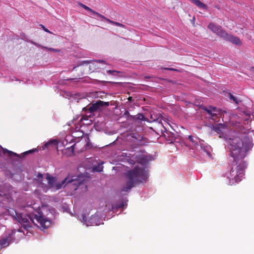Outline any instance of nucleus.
I'll return each mask as SVG.
<instances>
[{
  "instance_id": "f257e3e1",
  "label": "nucleus",
  "mask_w": 254,
  "mask_h": 254,
  "mask_svg": "<svg viewBox=\"0 0 254 254\" xmlns=\"http://www.w3.org/2000/svg\"><path fill=\"white\" fill-rule=\"evenodd\" d=\"M228 143L233 162L230 171L227 174V177L229 180V184L232 186L240 182L244 177L246 165L243 158L253 145L249 137L246 136L242 139L238 136L230 138Z\"/></svg>"
},
{
  "instance_id": "f03ea898",
  "label": "nucleus",
  "mask_w": 254,
  "mask_h": 254,
  "mask_svg": "<svg viewBox=\"0 0 254 254\" xmlns=\"http://www.w3.org/2000/svg\"><path fill=\"white\" fill-rule=\"evenodd\" d=\"M127 182L122 188V191H127L131 190L135 184L145 182L148 178L146 170L142 167H135L126 173Z\"/></svg>"
},
{
  "instance_id": "7ed1b4c3",
  "label": "nucleus",
  "mask_w": 254,
  "mask_h": 254,
  "mask_svg": "<svg viewBox=\"0 0 254 254\" xmlns=\"http://www.w3.org/2000/svg\"><path fill=\"white\" fill-rule=\"evenodd\" d=\"M38 213V215L33 214L25 215L16 213L15 218L26 230L31 228V223H34V219L40 224L41 228L43 229L48 228L51 224V221L45 218L39 211Z\"/></svg>"
},
{
  "instance_id": "20e7f679",
  "label": "nucleus",
  "mask_w": 254,
  "mask_h": 254,
  "mask_svg": "<svg viewBox=\"0 0 254 254\" xmlns=\"http://www.w3.org/2000/svg\"><path fill=\"white\" fill-rule=\"evenodd\" d=\"M87 181V178L84 175H81L77 177H69L68 176L64 180H63L61 183H58L56 184V188L57 190L61 189L63 187H64L67 184L75 186L74 190H76L77 187L80 185L84 184Z\"/></svg>"
},
{
  "instance_id": "39448f33",
  "label": "nucleus",
  "mask_w": 254,
  "mask_h": 254,
  "mask_svg": "<svg viewBox=\"0 0 254 254\" xmlns=\"http://www.w3.org/2000/svg\"><path fill=\"white\" fill-rule=\"evenodd\" d=\"M208 28L223 39L225 36L227 35V32L222 29L221 26L214 23H210L208 26Z\"/></svg>"
},
{
  "instance_id": "423d86ee",
  "label": "nucleus",
  "mask_w": 254,
  "mask_h": 254,
  "mask_svg": "<svg viewBox=\"0 0 254 254\" xmlns=\"http://www.w3.org/2000/svg\"><path fill=\"white\" fill-rule=\"evenodd\" d=\"M109 105V103L108 102H104L101 100H99L97 101L96 103L92 104L90 106H89L88 109L87 108H85L86 110H88L89 112L92 113L95 111H96L100 109L102 107H107Z\"/></svg>"
},
{
  "instance_id": "0eeeda50",
  "label": "nucleus",
  "mask_w": 254,
  "mask_h": 254,
  "mask_svg": "<svg viewBox=\"0 0 254 254\" xmlns=\"http://www.w3.org/2000/svg\"><path fill=\"white\" fill-rule=\"evenodd\" d=\"M161 125L162 126V127L164 128V130L161 129V131L163 132H166V134H164V136L165 138L170 141V143H173L176 139V137L175 136V134L171 132H167V126L169 125L168 123L167 122H165V124L161 123Z\"/></svg>"
},
{
  "instance_id": "6e6552de",
  "label": "nucleus",
  "mask_w": 254,
  "mask_h": 254,
  "mask_svg": "<svg viewBox=\"0 0 254 254\" xmlns=\"http://www.w3.org/2000/svg\"><path fill=\"white\" fill-rule=\"evenodd\" d=\"M81 217L82 218V221L87 226L98 225L97 221V220H98V217L97 216H92L88 220H87L84 214H82Z\"/></svg>"
},
{
  "instance_id": "1a4fd4ad",
  "label": "nucleus",
  "mask_w": 254,
  "mask_h": 254,
  "mask_svg": "<svg viewBox=\"0 0 254 254\" xmlns=\"http://www.w3.org/2000/svg\"><path fill=\"white\" fill-rule=\"evenodd\" d=\"M223 39L237 45H241L242 44L240 39L238 37L229 34L228 33H227V35L223 38Z\"/></svg>"
},
{
  "instance_id": "9d476101",
  "label": "nucleus",
  "mask_w": 254,
  "mask_h": 254,
  "mask_svg": "<svg viewBox=\"0 0 254 254\" xmlns=\"http://www.w3.org/2000/svg\"><path fill=\"white\" fill-rule=\"evenodd\" d=\"M136 161L139 164L142 165H145L148 162V159L147 156L145 155L140 154L139 153H136L134 154Z\"/></svg>"
},
{
  "instance_id": "9b49d317",
  "label": "nucleus",
  "mask_w": 254,
  "mask_h": 254,
  "mask_svg": "<svg viewBox=\"0 0 254 254\" xmlns=\"http://www.w3.org/2000/svg\"><path fill=\"white\" fill-rule=\"evenodd\" d=\"M191 2L200 8L206 9L207 8V5L199 0H191Z\"/></svg>"
},
{
  "instance_id": "f8f14e48",
  "label": "nucleus",
  "mask_w": 254,
  "mask_h": 254,
  "mask_svg": "<svg viewBox=\"0 0 254 254\" xmlns=\"http://www.w3.org/2000/svg\"><path fill=\"white\" fill-rule=\"evenodd\" d=\"M47 179L48 180V184L51 187L55 186V183L56 182V178L53 176H51L49 174L47 175Z\"/></svg>"
},
{
  "instance_id": "ddd939ff",
  "label": "nucleus",
  "mask_w": 254,
  "mask_h": 254,
  "mask_svg": "<svg viewBox=\"0 0 254 254\" xmlns=\"http://www.w3.org/2000/svg\"><path fill=\"white\" fill-rule=\"evenodd\" d=\"M10 236L3 238L0 240V245L3 247L7 246L9 245L8 240Z\"/></svg>"
},
{
  "instance_id": "4468645a",
  "label": "nucleus",
  "mask_w": 254,
  "mask_h": 254,
  "mask_svg": "<svg viewBox=\"0 0 254 254\" xmlns=\"http://www.w3.org/2000/svg\"><path fill=\"white\" fill-rule=\"evenodd\" d=\"M104 62H105L104 61L100 60L94 61V63H92V65H90V66H89L90 70H93L94 69L98 68V66L96 67V66L95 65V63H104Z\"/></svg>"
},
{
  "instance_id": "2eb2a0df",
  "label": "nucleus",
  "mask_w": 254,
  "mask_h": 254,
  "mask_svg": "<svg viewBox=\"0 0 254 254\" xmlns=\"http://www.w3.org/2000/svg\"><path fill=\"white\" fill-rule=\"evenodd\" d=\"M107 22L110 24L115 25L120 27L125 28V25L118 22L114 21L113 20H111V19L110 20H107Z\"/></svg>"
},
{
  "instance_id": "dca6fc26",
  "label": "nucleus",
  "mask_w": 254,
  "mask_h": 254,
  "mask_svg": "<svg viewBox=\"0 0 254 254\" xmlns=\"http://www.w3.org/2000/svg\"><path fill=\"white\" fill-rule=\"evenodd\" d=\"M125 204L124 202L122 201L119 203L113 205V208L114 209H119L121 208H123L124 207Z\"/></svg>"
},
{
  "instance_id": "f3484780",
  "label": "nucleus",
  "mask_w": 254,
  "mask_h": 254,
  "mask_svg": "<svg viewBox=\"0 0 254 254\" xmlns=\"http://www.w3.org/2000/svg\"><path fill=\"white\" fill-rule=\"evenodd\" d=\"M229 98L231 100H233L236 104H238L240 101L231 93L229 94Z\"/></svg>"
},
{
  "instance_id": "a211bd4d",
  "label": "nucleus",
  "mask_w": 254,
  "mask_h": 254,
  "mask_svg": "<svg viewBox=\"0 0 254 254\" xmlns=\"http://www.w3.org/2000/svg\"><path fill=\"white\" fill-rule=\"evenodd\" d=\"M103 167L102 166L99 165L98 166H95L93 168V171L94 172H100L103 170Z\"/></svg>"
},
{
  "instance_id": "6ab92c4d",
  "label": "nucleus",
  "mask_w": 254,
  "mask_h": 254,
  "mask_svg": "<svg viewBox=\"0 0 254 254\" xmlns=\"http://www.w3.org/2000/svg\"><path fill=\"white\" fill-rule=\"evenodd\" d=\"M3 152L4 153H5L6 152L7 153L8 156L9 157H12V156L17 155V154L15 153H14L11 151H9L7 149L4 150Z\"/></svg>"
},
{
  "instance_id": "aec40b11",
  "label": "nucleus",
  "mask_w": 254,
  "mask_h": 254,
  "mask_svg": "<svg viewBox=\"0 0 254 254\" xmlns=\"http://www.w3.org/2000/svg\"><path fill=\"white\" fill-rule=\"evenodd\" d=\"M93 14H95V15H97V16H98L99 17H101L103 19H104L105 20H106L107 22V20H110V19L106 17L104 15L100 14L99 13H98V12H97L96 11L93 12Z\"/></svg>"
},
{
  "instance_id": "412c9836",
  "label": "nucleus",
  "mask_w": 254,
  "mask_h": 254,
  "mask_svg": "<svg viewBox=\"0 0 254 254\" xmlns=\"http://www.w3.org/2000/svg\"><path fill=\"white\" fill-rule=\"evenodd\" d=\"M79 5L82 7H83V8H84L85 9L87 10H88L90 12H91L93 14V12H95V11L93 10V9H92L91 8H90V7H89L88 6L80 3L79 4Z\"/></svg>"
},
{
  "instance_id": "4be33fe9",
  "label": "nucleus",
  "mask_w": 254,
  "mask_h": 254,
  "mask_svg": "<svg viewBox=\"0 0 254 254\" xmlns=\"http://www.w3.org/2000/svg\"><path fill=\"white\" fill-rule=\"evenodd\" d=\"M188 138L194 144V145H197V141L196 139L194 140L192 136L189 135Z\"/></svg>"
},
{
  "instance_id": "5701e85b",
  "label": "nucleus",
  "mask_w": 254,
  "mask_h": 254,
  "mask_svg": "<svg viewBox=\"0 0 254 254\" xmlns=\"http://www.w3.org/2000/svg\"><path fill=\"white\" fill-rule=\"evenodd\" d=\"M107 72L110 74L116 75L117 73H120L121 72L118 70H108L107 71Z\"/></svg>"
},
{
  "instance_id": "b1692460",
  "label": "nucleus",
  "mask_w": 254,
  "mask_h": 254,
  "mask_svg": "<svg viewBox=\"0 0 254 254\" xmlns=\"http://www.w3.org/2000/svg\"><path fill=\"white\" fill-rule=\"evenodd\" d=\"M137 119L138 120H141V121L145 120V117L142 114H137Z\"/></svg>"
},
{
  "instance_id": "393cba45",
  "label": "nucleus",
  "mask_w": 254,
  "mask_h": 254,
  "mask_svg": "<svg viewBox=\"0 0 254 254\" xmlns=\"http://www.w3.org/2000/svg\"><path fill=\"white\" fill-rule=\"evenodd\" d=\"M44 48L48 49L50 51H53V52H60L61 51V50L59 49H54V48H47V47H44Z\"/></svg>"
},
{
  "instance_id": "a878e982",
  "label": "nucleus",
  "mask_w": 254,
  "mask_h": 254,
  "mask_svg": "<svg viewBox=\"0 0 254 254\" xmlns=\"http://www.w3.org/2000/svg\"><path fill=\"white\" fill-rule=\"evenodd\" d=\"M203 110L205 111L209 115L212 114V111L209 108L208 109L206 107L203 108Z\"/></svg>"
},
{
  "instance_id": "bb28decb",
  "label": "nucleus",
  "mask_w": 254,
  "mask_h": 254,
  "mask_svg": "<svg viewBox=\"0 0 254 254\" xmlns=\"http://www.w3.org/2000/svg\"><path fill=\"white\" fill-rule=\"evenodd\" d=\"M35 150H36V149H35V150H29V151H26L25 152H24L23 153V156H24L25 155H27V154H30V153H31L33 152H34Z\"/></svg>"
},
{
  "instance_id": "cd10ccee",
  "label": "nucleus",
  "mask_w": 254,
  "mask_h": 254,
  "mask_svg": "<svg viewBox=\"0 0 254 254\" xmlns=\"http://www.w3.org/2000/svg\"><path fill=\"white\" fill-rule=\"evenodd\" d=\"M54 142H55V140H51L50 141H48L44 144V146L45 147H48L51 144H52Z\"/></svg>"
},
{
  "instance_id": "c85d7f7f",
  "label": "nucleus",
  "mask_w": 254,
  "mask_h": 254,
  "mask_svg": "<svg viewBox=\"0 0 254 254\" xmlns=\"http://www.w3.org/2000/svg\"><path fill=\"white\" fill-rule=\"evenodd\" d=\"M209 108L211 109V110L212 111V112H215V113H218L219 112L217 109L216 107L210 106Z\"/></svg>"
},
{
  "instance_id": "c756f323",
  "label": "nucleus",
  "mask_w": 254,
  "mask_h": 254,
  "mask_svg": "<svg viewBox=\"0 0 254 254\" xmlns=\"http://www.w3.org/2000/svg\"><path fill=\"white\" fill-rule=\"evenodd\" d=\"M213 130L217 133H219L221 131V129L219 127H214Z\"/></svg>"
},
{
  "instance_id": "7c9ffc66",
  "label": "nucleus",
  "mask_w": 254,
  "mask_h": 254,
  "mask_svg": "<svg viewBox=\"0 0 254 254\" xmlns=\"http://www.w3.org/2000/svg\"><path fill=\"white\" fill-rule=\"evenodd\" d=\"M165 69L166 70H171V71H178V69L174 68H165Z\"/></svg>"
},
{
  "instance_id": "2f4dec72",
  "label": "nucleus",
  "mask_w": 254,
  "mask_h": 254,
  "mask_svg": "<svg viewBox=\"0 0 254 254\" xmlns=\"http://www.w3.org/2000/svg\"><path fill=\"white\" fill-rule=\"evenodd\" d=\"M217 115V113L212 112V114L210 115L212 118H213L214 117H216Z\"/></svg>"
},
{
  "instance_id": "473e14b6",
  "label": "nucleus",
  "mask_w": 254,
  "mask_h": 254,
  "mask_svg": "<svg viewBox=\"0 0 254 254\" xmlns=\"http://www.w3.org/2000/svg\"><path fill=\"white\" fill-rule=\"evenodd\" d=\"M42 28L43 29H44V30L47 32H48V33H51L50 31H49L48 29H47V28H46L44 26L42 25Z\"/></svg>"
},
{
  "instance_id": "72a5a7b5",
  "label": "nucleus",
  "mask_w": 254,
  "mask_h": 254,
  "mask_svg": "<svg viewBox=\"0 0 254 254\" xmlns=\"http://www.w3.org/2000/svg\"><path fill=\"white\" fill-rule=\"evenodd\" d=\"M128 100L130 102H132L133 101V100L132 99V98L131 97H129L128 98Z\"/></svg>"
},
{
  "instance_id": "f704fd0d",
  "label": "nucleus",
  "mask_w": 254,
  "mask_h": 254,
  "mask_svg": "<svg viewBox=\"0 0 254 254\" xmlns=\"http://www.w3.org/2000/svg\"><path fill=\"white\" fill-rule=\"evenodd\" d=\"M124 115H129V112H128V111H126V112H125V113H124Z\"/></svg>"
},
{
  "instance_id": "c9c22d12",
  "label": "nucleus",
  "mask_w": 254,
  "mask_h": 254,
  "mask_svg": "<svg viewBox=\"0 0 254 254\" xmlns=\"http://www.w3.org/2000/svg\"><path fill=\"white\" fill-rule=\"evenodd\" d=\"M71 151H72V152H73V151H74V145H72V146L71 147Z\"/></svg>"
},
{
  "instance_id": "e433bc0d",
  "label": "nucleus",
  "mask_w": 254,
  "mask_h": 254,
  "mask_svg": "<svg viewBox=\"0 0 254 254\" xmlns=\"http://www.w3.org/2000/svg\"><path fill=\"white\" fill-rule=\"evenodd\" d=\"M151 77H152V76H145L144 77L145 78H150Z\"/></svg>"
},
{
  "instance_id": "4c0bfd02",
  "label": "nucleus",
  "mask_w": 254,
  "mask_h": 254,
  "mask_svg": "<svg viewBox=\"0 0 254 254\" xmlns=\"http://www.w3.org/2000/svg\"><path fill=\"white\" fill-rule=\"evenodd\" d=\"M251 70L254 72V67H252Z\"/></svg>"
},
{
  "instance_id": "58836bf2",
  "label": "nucleus",
  "mask_w": 254,
  "mask_h": 254,
  "mask_svg": "<svg viewBox=\"0 0 254 254\" xmlns=\"http://www.w3.org/2000/svg\"><path fill=\"white\" fill-rule=\"evenodd\" d=\"M114 83H115V84H120V83H119V82H114Z\"/></svg>"
},
{
  "instance_id": "ea45409f",
  "label": "nucleus",
  "mask_w": 254,
  "mask_h": 254,
  "mask_svg": "<svg viewBox=\"0 0 254 254\" xmlns=\"http://www.w3.org/2000/svg\"><path fill=\"white\" fill-rule=\"evenodd\" d=\"M39 176H41V177L42 176V174H40Z\"/></svg>"
},
{
  "instance_id": "a19ab883",
  "label": "nucleus",
  "mask_w": 254,
  "mask_h": 254,
  "mask_svg": "<svg viewBox=\"0 0 254 254\" xmlns=\"http://www.w3.org/2000/svg\"><path fill=\"white\" fill-rule=\"evenodd\" d=\"M190 0L191 1V0Z\"/></svg>"
}]
</instances>
